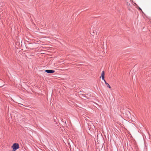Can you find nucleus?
<instances>
[{"instance_id":"nucleus-1","label":"nucleus","mask_w":151,"mask_h":151,"mask_svg":"<svg viewBox=\"0 0 151 151\" xmlns=\"http://www.w3.org/2000/svg\"><path fill=\"white\" fill-rule=\"evenodd\" d=\"M12 148L13 149L12 151H15L19 148V145L18 143H14L12 146Z\"/></svg>"},{"instance_id":"nucleus-9","label":"nucleus","mask_w":151,"mask_h":151,"mask_svg":"<svg viewBox=\"0 0 151 151\" xmlns=\"http://www.w3.org/2000/svg\"><path fill=\"white\" fill-rule=\"evenodd\" d=\"M131 1H132V0H130Z\"/></svg>"},{"instance_id":"nucleus-3","label":"nucleus","mask_w":151,"mask_h":151,"mask_svg":"<svg viewBox=\"0 0 151 151\" xmlns=\"http://www.w3.org/2000/svg\"><path fill=\"white\" fill-rule=\"evenodd\" d=\"M104 71H103L101 73V78L102 79H104Z\"/></svg>"},{"instance_id":"nucleus-8","label":"nucleus","mask_w":151,"mask_h":151,"mask_svg":"<svg viewBox=\"0 0 151 151\" xmlns=\"http://www.w3.org/2000/svg\"><path fill=\"white\" fill-rule=\"evenodd\" d=\"M54 122H55V119H54Z\"/></svg>"},{"instance_id":"nucleus-6","label":"nucleus","mask_w":151,"mask_h":151,"mask_svg":"<svg viewBox=\"0 0 151 151\" xmlns=\"http://www.w3.org/2000/svg\"><path fill=\"white\" fill-rule=\"evenodd\" d=\"M82 96H83V97H84L87 98V96H84L82 95Z\"/></svg>"},{"instance_id":"nucleus-5","label":"nucleus","mask_w":151,"mask_h":151,"mask_svg":"<svg viewBox=\"0 0 151 151\" xmlns=\"http://www.w3.org/2000/svg\"><path fill=\"white\" fill-rule=\"evenodd\" d=\"M102 80H104V82L105 83V84L107 83L106 82V81L104 79H104H102Z\"/></svg>"},{"instance_id":"nucleus-7","label":"nucleus","mask_w":151,"mask_h":151,"mask_svg":"<svg viewBox=\"0 0 151 151\" xmlns=\"http://www.w3.org/2000/svg\"><path fill=\"white\" fill-rule=\"evenodd\" d=\"M139 10H142L141 9L140 7H139Z\"/></svg>"},{"instance_id":"nucleus-2","label":"nucleus","mask_w":151,"mask_h":151,"mask_svg":"<svg viewBox=\"0 0 151 151\" xmlns=\"http://www.w3.org/2000/svg\"><path fill=\"white\" fill-rule=\"evenodd\" d=\"M45 72L48 73H54L55 71L53 70H46Z\"/></svg>"},{"instance_id":"nucleus-4","label":"nucleus","mask_w":151,"mask_h":151,"mask_svg":"<svg viewBox=\"0 0 151 151\" xmlns=\"http://www.w3.org/2000/svg\"><path fill=\"white\" fill-rule=\"evenodd\" d=\"M106 85L107 86V87L108 88H111V86H110L109 85L108 83H106Z\"/></svg>"}]
</instances>
